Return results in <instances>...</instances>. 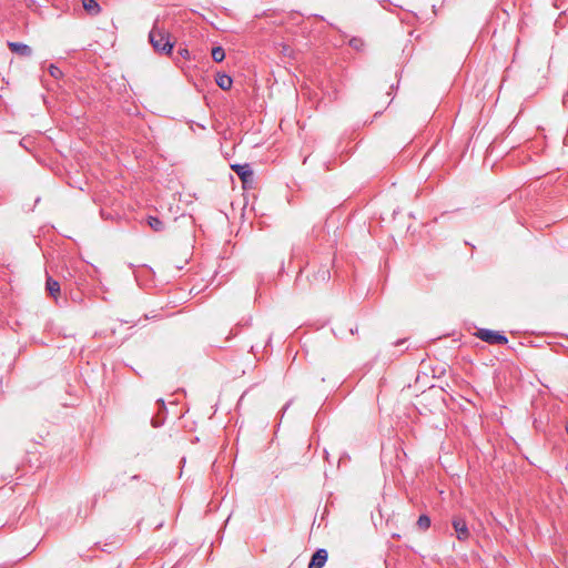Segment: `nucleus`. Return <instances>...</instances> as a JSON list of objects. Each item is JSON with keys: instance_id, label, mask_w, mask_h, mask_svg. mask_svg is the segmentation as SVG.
<instances>
[{"instance_id": "5", "label": "nucleus", "mask_w": 568, "mask_h": 568, "mask_svg": "<svg viewBox=\"0 0 568 568\" xmlns=\"http://www.w3.org/2000/svg\"><path fill=\"white\" fill-rule=\"evenodd\" d=\"M8 48L9 50L19 55V57H24V58H29L32 55V48L26 43H22V42H11L9 41L8 42Z\"/></svg>"}, {"instance_id": "14", "label": "nucleus", "mask_w": 568, "mask_h": 568, "mask_svg": "<svg viewBox=\"0 0 568 568\" xmlns=\"http://www.w3.org/2000/svg\"><path fill=\"white\" fill-rule=\"evenodd\" d=\"M49 73L52 78L54 79H60L63 77V72L61 71V69L59 67H57L55 64H50L49 65Z\"/></svg>"}, {"instance_id": "7", "label": "nucleus", "mask_w": 568, "mask_h": 568, "mask_svg": "<svg viewBox=\"0 0 568 568\" xmlns=\"http://www.w3.org/2000/svg\"><path fill=\"white\" fill-rule=\"evenodd\" d=\"M156 403L159 404L160 406V412L156 416L152 417L151 419V424L154 428H158L160 426H162L165 422V417H166V406H165V402L163 398H159L156 400Z\"/></svg>"}, {"instance_id": "17", "label": "nucleus", "mask_w": 568, "mask_h": 568, "mask_svg": "<svg viewBox=\"0 0 568 568\" xmlns=\"http://www.w3.org/2000/svg\"><path fill=\"white\" fill-rule=\"evenodd\" d=\"M293 399H290L284 407L282 408V416L285 414V412L288 409V407L292 405Z\"/></svg>"}, {"instance_id": "16", "label": "nucleus", "mask_w": 568, "mask_h": 568, "mask_svg": "<svg viewBox=\"0 0 568 568\" xmlns=\"http://www.w3.org/2000/svg\"><path fill=\"white\" fill-rule=\"evenodd\" d=\"M178 53L184 59H191V53L186 48H179Z\"/></svg>"}, {"instance_id": "18", "label": "nucleus", "mask_w": 568, "mask_h": 568, "mask_svg": "<svg viewBox=\"0 0 568 568\" xmlns=\"http://www.w3.org/2000/svg\"><path fill=\"white\" fill-rule=\"evenodd\" d=\"M322 278L323 280H326V278H329V271L325 270L322 272Z\"/></svg>"}, {"instance_id": "15", "label": "nucleus", "mask_w": 568, "mask_h": 568, "mask_svg": "<svg viewBox=\"0 0 568 568\" xmlns=\"http://www.w3.org/2000/svg\"><path fill=\"white\" fill-rule=\"evenodd\" d=\"M349 45H351L353 49H355V50L359 51V50L363 48L364 42H363V40H362L361 38H356V37H354V38H352V39L349 40Z\"/></svg>"}, {"instance_id": "19", "label": "nucleus", "mask_w": 568, "mask_h": 568, "mask_svg": "<svg viewBox=\"0 0 568 568\" xmlns=\"http://www.w3.org/2000/svg\"><path fill=\"white\" fill-rule=\"evenodd\" d=\"M131 480H139L140 479V475H133L130 477Z\"/></svg>"}, {"instance_id": "3", "label": "nucleus", "mask_w": 568, "mask_h": 568, "mask_svg": "<svg viewBox=\"0 0 568 568\" xmlns=\"http://www.w3.org/2000/svg\"><path fill=\"white\" fill-rule=\"evenodd\" d=\"M452 526L455 530L456 538L459 541H466L470 538V531L467 526L465 518L462 516H455L452 520Z\"/></svg>"}, {"instance_id": "21", "label": "nucleus", "mask_w": 568, "mask_h": 568, "mask_svg": "<svg viewBox=\"0 0 568 568\" xmlns=\"http://www.w3.org/2000/svg\"><path fill=\"white\" fill-rule=\"evenodd\" d=\"M78 297H79L78 295H72V300H73V301H77V300H78Z\"/></svg>"}, {"instance_id": "9", "label": "nucleus", "mask_w": 568, "mask_h": 568, "mask_svg": "<svg viewBox=\"0 0 568 568\" xmlns=\"http://www.w3.org/2000/svg\"><path fill=\"white\" fill-rule=\"evenodd\" d=\"M215 82L220 89L230 90L233 84V79L226 73H217Z\"/></svg>"}, {"instance_id": "2", "label": "nucleus", "mask_w": 568, "mask_h": 568, "mask_svg": "<svg viewBox=\"0 0 568 568\" xmlns=\"http://www.w3.org/2000/svg\"><path fill=\"white\" fill-rule=\"evenodd\" d=\"M475 336L489 345H505L508 343V338L503 332L489 328H478Z\"/></svg>"}, {"instance_id": "20", "label": "nucleus", "mask_w": 568, "mask_h": 568, "mask_svg": "<svg viewBox=\"0 0 568 568\" xmlns=\"http://www.w3.org/2000/svg\"><path fill=\"white\" fill-rule=\"evenodd\" d=\"M403 343H404V341H403V339H400V341H397V342H396V345H400V344H403Z\"/></svg>"}, {"instance_id": "8", "label": "nucleus", "mask_w": 568, "mask_h": 568, "mask_svg": "<svg viewBox=\"0 0 568 568\" xmlns=\"http://www.w3.org/2000/svg\"><path fill=\"white\" fill-rule=\"evenodd\" d=\"M45 290L50 296L57 300L61 292V285L57 280L52 278L50 275H47Z\"/></svg>"}, {"instance_id": "10", "label": "nucleus", "mask_w": 568, "mask_h": 568, "mask_svg": "<svg viewBox=\"0 0 568 568\" xmlns=\"http://www.w3.org/2000/svg\"><path fill=\"white\" fill-rule=\"evenodd\" d=\"M146 224L154 232H162L164 230V223L158 216L149 215L146 217Z\"/></svg>"}, {"instance_id": "6", "label": "nucleus", "mask_w": 568, "mask_h": 568, "mask_svg": "<svg viewBox=\"0 0 568 568\" xmlns=\"http://www.w3.org/2000/svg\"><path fill=\"white\" fill-rule=\"evenodd\" d=\"M232 169L243 182H248L253 178V170L247 163L232 165Z\"/></svg>"}, {"instance_id": "12", "label": "nucleus", "mask_w": 568, "mask_h": 568, "mask_svg": "<svg viewBox=\"0 0 568 568\" xmlns=\"http://www.w3.org/2000/svg\"><path fill=\"white\" fill-rule=\"evenodd\" d=\"M211 55L214 62L220 63L225 59V51L221 45H216L212 48Z\"/></svg>"}, {"instance_id": "11", "label": "nucleus", "mask_w": 568, "mask_h": 568, "mask_svg": "<svg viewBox=\"0 0 568 568\" xmlns=\"http://www.w3.org/2000/svg\"><path fill=\"white\" fill-rule=\"evenodd\" d=\"M83 7L85 11L91 16H95L101 11V7L97 0H83Z\"/></svg>"}, {"instance_id": "4", "label": "nucleus", "mask_w": 568, "mask_h": 568, "mask_svg": "<svg viewBox=\"0 0 568 568\" xmlns=\"http://www.w3.org/2000/svg\"><path fill=\"white\" fill-rule=\"evenodd\" d=\"M328 559V552L325 548H317L308 562L307 568H323Z\"/></svg>"}, {"instance_id": "1", "label": "nucleus", "mask_w": 568, "mask_h": 568, "mask_svg": "<svg viewBox=\"0 0 568 568\" xmlns=\"http://www.w3.org/2000/svg\"><path fill=\"white\" fill-rule=\"evenodd\" d=\"M159 19H155L151 31L149 32V42L154 51L163 54H171L174 48V42L171 41L170 34L160 28Z\"/></svg>"}, {"instance_id": "13", "label": "nucleus", "mask_w": 568, "mask_h": 568, "mask_svg": "<svg viewBox=\"0 0 568 568\" xmlns=\"http://www.w3.org/2000/svg\"><path fill=\"white\" fill-rule=\"evenodd\" d=\"M430 524H432V520H430V517L426 514H422L419 517H418V520H417V526L419 529L422 530H426L430 527Z\"/></svg>"}]
</instances>
